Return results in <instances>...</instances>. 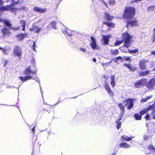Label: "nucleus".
I'll list each match as a JSON object with an SVG mask.
<instances>
[{"instance_id":"4468645a","label":"nucleus","mask_w":155,"mask_h":155,"mask_svg":"<svg viewBox=\"0 0 155 155\" xmlns=\"http://www.w3.org/2000/svg\"><path fill=\"white\" fill-rule=\"evenodd\" d=\"M33 10L35 12L42 13L46 12L47 9L46 8H41L38 6H35L34 7Z\"/></svg>"},{"instance_id":"c03bdc74","label":"nucleus","mask_w":155,"mask_h":155,"mask_svg":"<svg viewBox=\"0 0 155 155\" xmlns=\"http://www.w3.org/2000/svg\"><path fill=\"white\" fill-rule=\"evenodd\" d=\"M150 116L149 114H147L144 117V118L146 119L147 120H150Z\"/></svg>"},{"instance_id":"f8f14e48","label":"nucleus","mask_w":155,"mask_h":155,"mask_svg":"<svg viewBox=\"0 0 155 155\" xmlns=\"http://www.w3.org/2000/svg\"><path fill=\"white\" fill-rule=\"evenodd\" d=\"M111 37V35H103L101 41L102 42H103L104 45H108L110 41V38Z\"/></svg>"},{"instance_id":"6ab92c4d","label":"nucleus","mask_w":155,"mask_h":155,"mask_svg":"<svg viewBox=\"0 0 155 155\" xmlns=\"http://www.w3.org/2000/svg\"><path fill=\"white\" fill-rule=\"evenodd\" d=\"M27 34L26 33H21L17 35L15 37L17 38L19 41H21L22 40L25 38L27 37Z\"/></svg>"},{"instance_id":"49530a36","label":"nucleus","mask_w":155,"mask_h":155,"mask_svg":"<svg viewBox=\"0 0 155 155\" xmlns=\"http://www.w3.org/2000/svg\"><path fill=\"white\" fill-rule=\"evenodd\" d=\"M27 8L24 6L22 7H21L20 8H18V10H27Z\"/></svg>"},{"instance_id":"f3484780","label":"nucleus","mask_w":155,"mask_h":155,"mask_svg":"<svg viewBox=\"0 0 155 155\" xmlns=\"http://www.w3.org/2000/svg\"><path fill=\"white\" fill-rule=\"evenodd\" d=\"M41 29V28H39L38 26L33 25L32 26V28H30L29 30L31 31H34V32L38 33L40 32Z\"/></svg>"},{"instance_id":"c9c22d12","label":"nucleus","mask_w":155,"mask_h":155,"mask_svg":"<svg viewBox=\"0 0 155 155\" xmlns=\"http://www.w3.org/2000/svg\"><path fill=\"white\" fill-rule=\"evenodd\" d=\"M147 148L149 150H152L153 151H155V148L152 145L150 144L147 147Z\"/></svg>"},{"instance_id":"79ce46f5","label":"nucleus","mask_w":155,"mask_h":155,"mask_svg":"<svg viewBox=\"0 0 155 155\" xmlns=\"http://www.w3.org/2000/svg\"><path fill=\"white\" fill-rule=\"evenodd\" d=\"M20 27H12V26L11 27V28H10V29L13 30L15 31L18 30L20 29Z\"/></svg>"},{"instance_id":"473e14b6","label":"nucleus","mask_w":155,"mask_h":155,"mask_svg":"<svg viewBox=\"0 0 155 155\" xmlns=\"http://www.w3.org/2000/svg\"><path fill=\"white\" fill-rule=\"evenodd\" d=\"M1 50L2 51V52L4 54H8V49L7 48H1Z\"/></svg>"},{"instance_id":"4d7b16f0","label":"nucleus","mask_w":155,"mask_h":155,"mask_svg":"<svg viewBox=\"0 0 155 155\" xmlns=\"http://www.w3.org/2000/svg\"><path fill=\"white\" fill-rule=\"evenodd\" d=\"M3 1H0V6L2 5V4H3Z\"/></svg>"},{"instance_id":"5fc2aeb1","label":"nucleus","mask_w":155,"mask_h":155,"mask_svg":"<svg viewBox=\"0 0 155 155\" xmlns=\"http://www.w3.org/2000/svg\"><path fill=\"white\" fill-rule=\"evenodd\" d=\"M151 54L152 55H155V51H151Z\"/></svg>"},{"instance_id":"c756f323","label":"nucleus","mask_w":155,"mask_h":155,"mask_svg":"<svg viewBox=\"0 0 155 155\" xmlns=\"http://www.w3.org/2000/svg\"><path fill=\"white\" fill-rule=\"evenodd\" d=\"M4 23L5 25L8 26L10 28H11V27L12 26V24L10 23V22L8 20L6 19L5 20Z\"/></svg>"},{"instance_id":"9b49d317","label":"nucleus","mask_w":155,"mask_h":155,"mask_svg":"<svg viewBox=\"0 0 155 155\" xmlns=\"http://www.w3.org/2000/svg\"><path fill=\"white\" fill-rule=\"evenodd\" d=\"M148 61L146 60H140L139 62V67L141 70H145L147 69L146 63Z\"/></svg>"},{"instance_id":"0eeeda50","label":"nucleus","mask_w":155,"mask_h":155,"mask_svg":"<svg viewBox=\"0 0 155 155\" xmlns=\"http://www.w3.org/2000/svg\"><path fill=\"white\" fill-rule=\"evenodd\" d=\"M148 89L152 90L155 89V78H151L145 85Z\"/></svg>"},{"instance_id":"aec40b11","label":"nucleus","mask_w":155,"mask_h":155,"mask_svg":"<svg viewBox=\"0 0 155 155\" xmlns=\"http://www.w3.org/2000/svg\"><path fill=\"white\" fill-rule=\"evenodd\" d=\"M150 71L149 70H146L145 71H142L138 73V75L140 77L146 76L150 74Z\"/></svg>"},{"instance_id":"680f3d73","label":"nucleus","mask_w":155,"mask_h":155,"mask_svg":"<svg viewBox=\"0 0 155 155\" xmlns=\"http://www.w3.org/2000/svg\"><path fill=\"white\" fill-rule=\"evenodd\" d=\"M153 71H155V67L152 70Z\"/></svg>"},{"instance_id":"69168bd1","label":"nucleus","mask_w":155,"mask_h":155,"mask_svg":"<svg viewBox=\"0 0 155 155\" xmlns=\"http://www.w3.org/2000/svg\"><path fill=\"white\" fill-rule=\"evenodd\" d=\"M115 155V153H114V154H112V155Z\"/></svg>"},{"instance_id":"58836bf2","label":"nucleus","mask_w":155,"mask_h":155,"mask_svg":"<svg viewBox=\"0 0 155 155\" xmlns=\"http://www.w3.org/2000/svg\"><path fill=\"white\" fill-rule=\"evenodd\" d=\"M2 62L3 64V67H5L6 66V65L8 63V61L6 59H4Z\"/></svg>"},{"instance_id":"338daca9","label":"nucleus","mask_w":155,"mask_h":155,"mask_svg":"<svg viewBox=\"0 0 155 155\" xmlns=\"http://www.w3.org/2000/svg\"><path fill=\"white\" fill-rule=\"evenodd\" d=\"M1 47H0V50H1Z\"/></svg>"},{"instance_id":"dca6fc26","label":"nucleus","mask_w":155,"mask_h":155,"mask_svg":"<svg viewBox=\"0 0 155 155\" xmlns=\"http://www.w3.org/2000/svg\"><path fill=\"white\" fill-rule=\"evenodd\" d=\"M104 14V19L107 21H110L114 18L113 16L110 15L108 12H105Z\"/></svg>"},{"instance_id":"09e8293b","label":"nucleus","mask_w":155,"mask_h":155,"mask_svg":"<svg viewBox=\"0 0 155 155\" xmlns=\"http://www.w3.org/2000/svg\"><path fill=\"white\" fill-rule=\"evenodd\" d=\"M150 137V136L146 135L144 137L143 139L144 140H147V139H148Z\"/></svg>"},{"instance_id":"412c9836","label":"nucleus","mask_w":155,"mask_h":155,"mask_svg":"<svg viewBox=\"0 0 155 155\" xmlns=\"http://www.w3.org/2000/svg\"><path fill=\"white\" fill-rule=\"evenodd\" d=\"M103 25H106L108 27L114 28L115 27V24L113 22L104 21L103 22Z\"/></svg>"},{"instance_id":"4c0bfd02","label":"nucleus","mask_w":155,"mask_h":155,"mask_svg":"<svg viewBox=\"0 0 155 155\" xmlns=\"http://www.w3.org/2000/svg\"><path fill=\"white\" fill-rule=\"evenodd\" d=\"M138 49H135L131 50H129V52L130 53H136L138 52Z\"/></svg>"},{"instance_id":"ddd939ff","label":"nucleus","mask_w":155,"mask_h":155,"mask_svg":"<svg viewBox=\"0 0 155 155\" xmlns=\"http://www.w3.org/2000/svg\"><path fill=\"white\" fill-rule=\"evenodd\" d=\"M1 31L4 36L8 37L11 34L9 29L6 27H4L1 30Z\"/></svg>"},{"instance_id":"1a4fd4ad","label":"nucleus","mask_w":155,"mask_h":155,"mask_svg":"<svg viewBox=\"0 0 155 155\" xmlns=\"http://www.w3.org/2000/svg\"><path fill=\"white\" fill-rule=\"evenodd\" d=\"M104 87L110 97H114V93L111 90L110 85L107 83L106 82L105 83Z\"/></svg>"},{"instance_id":"f257e3e1","label":"nucleus","mask_w":155,"mask_h":155,"mask_svg":"<svg viewBox=\"0 0 155 155\" xmlns=\"http://www.w3.org/2000/svg\"><path fill=\"white\" fill-rule=\"evenodd\" d=\"M136 13V9L134 7L128 6L124 9L122 17L128 20L126 22V26L127 28H128L130 26L132 27L138 25V21L137 19L129 20L134 18Z\"/></svg>"},{"instance_id":"7ed1b4c3","label":"nucleus","mask_w":155,"mask_h":155,"mask_svg":"<svg viewBox=\"0 0 155 155\" xmlns=\"http://www.w3.org/2000/svg\"><path fill=\"white\" fill-rule=\"evenodd\" d=\"M133 36L130 35L129 34L125 32L122 34L121 38L123 42H124V45L127 48H128L131 46V39Z\"/></svg>"},{"instance_id":"9d476101","label":"nucleus","mask_w":155,"mask_h":155,"mask_svg":"<svg viewBox=\"0 0 155 155\" xmlns=\"http://www.w3.org/2000/svg\"><path fill=\"white\" fill-rule=\"evenodd\" d=\"M90 38L91 42L90 43V45L92 49L93 50H99L100 48L97 45L95 39L92 36H91Z\"/></svg>"},{"instance_id":"3c124183","label":"nucleus","mask_w":155,"mask_h":155,"mask_svg":"<svg viewBox=\"0 0 155 155\" xmlns=\"http://www.w3.org/2000/svg\"><path fill=\"white\" fill-rule=\"evenodd\" d=\"M152 97V95H150L149 96H147L146 97V98H147V100H148L151 98Z\"/></svg>"},{"instance_id":"603ef678","label":"nucleus","mask_w":155,"mask_h":155,"mask_svg":"<svg viewBox=\"0 0 155 155\" xmlns=\"http://www.w3.org/2000/svg\"><path fill=\"white\" fill-rule=\"evenodd\" d=\"M5 19H3L2 18H0V22H3L5 21Z\"/></svg>"},{"instance_id":"72a5a7b5","label":"nucleus","mask_w":155,"mask_h":155,"mask_svg":"<svg viewBox=\"0 0 155 155\" xmlns=\"http://www.w3.org/2000/svg\"><path fill=\"white\" fill-rule=\"evenodd\" d=\"M116 123L117 124L116 127L117 129L119 130L121 126V122H118V121H116Z\"/></svg>"},{"instance_id":"864d4df0","label":"nucleus","mask_w":155,"mask_h":155,"mask_svg":"<svg viewBox=\"0 0 155 155\" xmlns=\"http://www.w3.org/2000/svg\"><path fill=\"white\" fill-rule=\"evenodd\" d=\"M35 128V127H34L31 129V131H32V133H34Z\"/></svg>"},{"instance_id":"423d86ee","label":"nucleus","mask_w":155,"mask_h":155,"mask_svg":"<svg viewBox=\"0 0 155 155\" xmlns=\"http://www.w3.org/2000/svg\"><path fill=\"white\" fill-rule=\"evenodd\" d=\"M123 102L125 103L124 106L125 107H127V108L128 110H131L134 106V99H133L127 98L124 100Z\"/></svg>"},{"instance_id":"6e6552de","label":"nucleus","mask_w":155,"mask_h":155,"mask_svg":"<svg viewBox=\"0 0 155 155\" xmlns=\"http://www.w3.org/2000/svg\"><path fill=\"white\" fill-rule=\"evenodd\" d=\"M14 54L15 55L17 56L19 58H20L22 55V51L21 49L18 46H15L13 51Z\"/></svg>"},{"instance_id":"13d9d810","label":"nucleus","mask_w":155,"mask_h":155,"mask_svg":"<svg viewBox=\"0 0 155 155\" xmlns=\"http://www.w3.org/2000/svg\"><path fill=\"white\" fill-rule=\"evenodd\" d=\"M93 61L94 62H95L96 61V59L95 58H94L93 59Z\"/></svg>"},{"instance_id":"37998d69","label":"nucleus","mask_w":155,"mask_h":155,"mask_svg":"<svg viewBox=\"0 0 155 155\" xmlns=\"http://www.w3.org/2000/svg\"><path fill=\"white\" fill-rule=\"evenodd\" d=\"M124 114H121L119 116V119L118 120H116V121H118V122H120V121L122 120Z\"/></svg>"},{"instance_id":"4be33fe9","label":"nucleus","mask_w":155,"mask_h":155,"mask_svg":"<svg viewBox=\"0 0 155 155\" xmlns=\"http://www.w3.org/2000/svg\"><path fill=\"white\" fill-rule=\"evenodd\" d=\"M111 81L110 84L112 87H114L115 86V75H112L110 77Z\"/></svg>"},{"instance_id":"2f4dec72","label":"nucleus","mask_w":155,"mask_h":155,"mask_svg":"<svg viewBox=\"0 0 155 155\" xmlns=\"http://www.w3.org/2000/svg\"><path fill=\"white\" fill-rule=\"evenodd\" d=\"M56 23L57 22L55 20H53L50 23L51 26L53 28L55 29H56V28L55 26Z\"/></svg>"},{"instance_id":"ea45409f","label":"nucleus","mask_w":155,"mask_h":155,"mask_svg":"<svg viewBox=\"0 0 155 155\" xmlns=\"http://www.w3.org/2000/svg\"><path fill=\"white\" fill-rule=\"evenodd\" d=\"M131 57H124V60L126 61H130L131 60L130 58Z\"/></svg>"},{"instance_id":"de8ad7c7","label":"nucleus","mask_w":155,"mask_h":155,"mask_svg":"<svg viewBox=\"0 0 155 155\" xmlns=\"http://www.w3.org/2000/svg\"><path fill=\"white\" fill-rule=\"evenodd\" d=\"M147 100L146 98H144L141 99L140 101L141 102H144L147 101Z\"/></svg>"},{"instance_id":"5701e85b","label":"nucleus","mask_w":155,"mask_h":155,"mask_svg":"<svg viewBox=\"0 0 155 155\" xmlns=\"http://www.w3.org/2000/svg\"><path fill=\"white\" fill-rule=\"evenodd\" d=\"M9 5L2 6L0 7V11L1 12L5 11H8L9 10Z\"/></svg>"},{"instance_id":"20e7f679","label":"nucleus","mask_w":155,"mask_h":155,"mask_svg":"<svg viewBox=\"0 0 155 155\" xmlns=\"http://www.w3.org/2000/svg\"><path fill=\"white\" fill-rule=\"evenodd\" d=\"M152 110L151 113V115H155V101L152 105L149 106L145 108L143 110L140 111L139 113L141 116L144 114L149 111Z\"/></svg>"},{"instance_id":"a18cd8bd","label":"nucleus","mask_w":155,"mask_h":155,"mask_svg":"<svg viewBox=\"0 0 155 155\" xmlns=\"http://www.w3.org/2000/svg\"><path fill=\"white\" fill-rule=\"evenodd\" d=\"M122 58L121 56H118L116 57L114 61V62H117L119 60H122Z\"/></svg>"},{"instance_id":"774afa93","label":"nucleus","mask_w":155,"mask_h":155,"mask_svg":"<svg viewBox=\"0 0 155 155\" xmlns=\"http://www.w3.org/2000/svg\"><path fill=\"white\" fill-rule=\"evenodd\" d=\"M137 0H136V1H134L135 2H137Z\"/></svg>"},{"instance_id":"8fccbe9b","label":"nucleus","mask_w":155,"mask_h":155,"mask_svg":"<svg viewBox=\"0 0 155 155\" xmlns=\"http://www.w3.org/2000/svg\"><path fill=\"white\" fill-rule=\"evenodd\" d=\"M80 50L82 51L83 52H85L86 51V49L85 48H80Z\"/></svg>"},{"instance_id":"a19ab883","label":"nucleus","mask_w":155,"mask_h":155,"mask_svg":"<svg viewBox=\"0 0 155 155\" xmlns=\"http://www.w3.org/2000/svg\"><path fill=\"white\" fill-rule=\"evenodd\" d=\"M152 39L153 42L155 41V31H153V35L152 37Z\"/></svg>"},{"instance_id":"a878e982","label":"nucleus","mask_w":155,"mask_h":155,"mask_svg":"<svg viewBox=\"0 0 155 155\" xmlns=\"http://www.w3.org/2000/svg\"><path fill=\"white\" fill-rule=\"evenodd\" d=\"M111 54L114 55H116L119 54V51L118 49H116L115 50L111 49L110 51Z\"/></svg>"},{"instance_id":"7c9ffc66","label":"nucleus","mask_w":155,"mask_h":155,"mask_svg":"<svg viewBox=\"0 0 155 155\" xmlns=\"http://www.w3.org/2000/svg\"><path fill=\"white\" fill-rule=\"evenodd\" d=\"M65 32L66 33V34L68 36H71L73 35L72 32L69 29H66L65 30Z\"/></svg>"},{"instance_id":"e2e57ef3","label":"nucleus","mask_w":155,"mask_h":155,"mask_svg":"<svg viewBox=\"0 0 155 155\" xmlns=\"http://www.w3.org/2000/svg\"><path fill=\"white\" fill-rule=\"evenodd\" d=\"M153 31H155V27L153 29Z\"/></svg>"},{"instance_id":"6e6d98bb","label":"nucleus","mask_w":155,"mask_h":155,"mask_svg":"<svg viewBox=\"0 0 155 155\" xmlns=\"http://www.w3.org/2000/svg\"><path fill=\"white\" fill-rule=\"evenodd\" d=\"M103 78L106 79V80H107V79L108 78V77L107 76H106L105 75H104L103 76Z\"/></svg>"},{"instance_id":"393cba45","label":"nucleus","mask_w":155,"mask_h":155,"mask_svg":"<svg viewBox=\"0 0 155 155\" xmlns=\"http://www.w3.org/2000/svg\"><path fill=\"white\" fill-rule=\"evenodd\" d=\"M118 106L120 109L121 114H124L125 113V109L124 106L121 103H119Z\"/></svg>"},{"instance_id":"f704fd0d","label":"nucleus","mask_w":155,"mask_h":155,"mask_svg":"<svg viewBox=\"0 0 155 155\" xmlns=\"http://www.w3.org/2000/svg\"><path fill=\"white\" fill-rule=\"evenodd\" d=\"M123 42V41L121 40L120 41H116L114 43L115 46H118Z\"/></svg>"},{"instance_id":"0e129e2a","label":"nucleus","mask_w":155,"mask_h":155,"mask_svg":"<svg viewBox=\"0 0 155 155\" xmlns=\"http://www.w3.org/2000/svg\"><path fill=\"white\" fill-rule=\"evenodd\" d=\"M2 14L1 12L0 11V15H1Z\"/></svg>"},{"instance_id":"052dcab7","label":"nucleus","mask_w":155,"mask_h":155,"mask_svg":"<svg viewBox=\"0 0 155 155\" xmlns=\"http://www.w3.org/2000/svg\"><path fill=\"white\" fill-rule=\"evenodd\" d=\"M43 110H46V111H48V110H47L46 109H45V108H44L43 109Z\"/></svg>"},{"instance_id":"e433bc0d","label":"nucleus","mask_w":155,"mask_h":155,"mask_svg":"<svg viewBox=\"0 0 155 155\" xmlns=\"http://www.w3.org/2000/svg\"><path fill=\"white\" fill-rule=\"evenodd\" d=\"M32 49L35 52H36L35 48L37 47V45L35 41H33V44L32 46Z\"/></svg>"},{"instance_id":"a211bd4d","label":"nucleus","mask_w":155,"mask_h":155,"mask_svg":"<svg viewBox=\"0 0 155 155\" xmlns=\"http://www.w3.org/2000/svg\"><path fill=\"white\" fill-rule=\"evenodd\" d=\"M124 66L128 68L130 71L134 72L137 70V68L134 66H132L129 64H124Z\"/></svg>"},{"instance_id":"b1692460","label":"nucleus","mask_w":155,"mask_h":155,"mask_svg":"<svg viewBox=\"0 0 155 155\" xmlns=\"http://www.w3.org/2000/svg\"><path fill=\"white\" fill-rule=\"evenodd\" d=\"M119 147L124 148H127L130 147V146L126 143H120Z\"/></svg>"},{"instance_id":"bb28decb","label":"nucleus","mask_w":155,"mask_h":155,"mask_svg":"<svg viewBox=\"0 0 155 155\" xmlns=\"http://www.w3.org/2000/svg\"><path fill=\"white\" fill-rule=\"evenodd\" d=\"M134 117L136 120H141L142 116L141 114L140 115L136 113L134 114Z\"/></svg>"},{"instance_id":"2eb2a0df","label":"nucleus","mask_w":155,"mask_h":155,"mask_svg":"<svg viewBox=\"0 0 155 155\" xmlns=\"http://www.w3.org/2000/svg\"><path fill=\"white\" fill-rule=\"evenodd\" d=\"M13 1V2L12 3L11 5H9V6L10 7L9 8V11H11L12 12H15L17 11V10H18V8L12 7L11 6H14L18 4V1L16 2H14V1Z\"/></svg>"},{"instance_id":"cd10ccee","label":"nucleus","mask_w":155,"mask_h":155,"mask_svg":"<svg viewBox=\"0 0 155 155\" xmlns=\"http://www.w3.org/2000/svg\"><path fill=\"white\" fill-rule=\"evenodd\" d=\"M20 23H21L22 25V28L21 29V30L23 31H25V26L26 24V21L24 20H22L20 21Z\"/></svg>"},{"instance_id":"c85d7f7f","label":"nucleus","mask_w":155,"mask_h":155,"mask_svg":"<svg viewBox=\"0 0 155 155\" xmlns=\"http://www.w3.org/2000/svg\"><path fill=\"white\" fill-rule=\"evenodd\" d=\"M121 138L122 140H124L125 141H129L132 140L131 138L128 137L126 135L121 136Z\"/></svg>"},{"instance_id":"bf43d9fd","label":"nucleus","mask_w":155,"mask_h":155,"mask_svg":"<svg viewBox=\"0 0 155 155\" xmlns=\"http://www.w3.org/2000/svg\"><path fill=\"white\" fill-rule=\"evenodd\" d=\"M112 61V60H111L108 63V62H107L106 63V64H110L111 62Z\"/></svg>"},{"instance_id":"39448f33","label":"nucleus","mask_w":155,"mask_h":155,"mask_svg":"<svg viewBox=\"0 0 155 155\" xmlns=\"http://www.w3.org/2000/svg\"><path fill=\"white\" fill-rule=\"evenodd\" d=\"M147 80L144 78H142L137 80L134 83V86L136 88L143 87L145 86Z\"/></svg>"},{"instance_id":"f03ea898","label":"nucleus","mask_w":155,"mask_h":155,"mask_svg":"<svg viewBox=\"0 0 155 155\" xmlns=\"http://www.w3.org/2000/svg\"><path fill=\"white\" fill-rule=\"evenodd\" d=\"M36 70L32 71L31 67L29 66L23 71L24 74L26 75L25 76H20L19 78L23 82L31 79H35L36 76Z\"/></svg>"}]
</instances>
